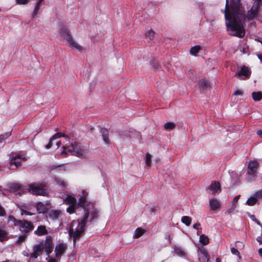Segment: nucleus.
<instances>
[{
    "label": "nucleus",
    "mask_w": 262,
    "mask_h": 262,
    "mask_svg": "<svg viewBox=\"0 0 262 262\" xmlns=\"http://www.w3.org/2000/svg\"><path fill=\"white\" fill-rule=\"evenodd\" d=\"M151 210L152 211H154L155 210V206H153L151 208Z\"/></svg>",
    "instance_id": "0e129e2a"
},
{
    "label": "nucleus",
    "mask_w": 262,
    "mask_h": 262,
    "mask_svg": "<svg viewBox=\"0 0 262 262\" xmlns=\"http://www.w3.org/2000/svg\"><path fill=\"white\" fill-rule=\"evenodd\" d=\"M61 137H67V136H66L64 134H62L61 133H57L56 134H55L54 135H53L52 137V139L55 140V139H56L58 138H60Z\"/></svg>",
    "instance_id": "58836bf2"
},
{
    "label": "nucleus",
    "mask_w": 262,
    "mask_h": 262,
    "mask_svg": "<svg viewBox=\"0 0 262 262\" xmlns=\"http://www.w3.org/2000/svg\"><path fill=\"white\" fill-rule=\"evenodd\" d=\"M61 155L64 157L67 156L68 153L75 155L79 158H83L85 157L86 151L81 147L79 143L74 142L69 146H63Z\"/></svg>",
    "instance_id": "39448f33"
},
{
    "label": "nucleus",
    "mask_w": 262,
    "mask_h": 262,
    "mask_svg": "<svg viewBox=\"0 0 262 262\" xmlns=\"http://www.w3.org/2000/svg\"><path fill=\"white\" fill-rule=\"evenodd\" d=\"M78 208L77 206L75 205H70L69 207L67 209V211L70 214L73 213L75 212V209Z\"/></svg>",
    "instance_id": "c9c22d12"
},
{
    "label": "nucleus",
    "mask_w": 262,
    "mask_h": 262,
    "mask_svg": "<svg viewBox=\"0 0 262 262\" xmlns=\"http://www.w3.org/2000/svg\"><path fill=\"white\" fill-rule=\"evenodd\" d=\"M256 240L259 243V244L262 245V240L260 239L259 237H258Z\"/></svg>",
    "instance_id": "6e6d98bb"
},
{
    "label": "nucleus",
    "mask_w": 262,
    "mask_h": 262,
    "mask_svg": "<svg viewBox=\"0 0 262 262\" xmlns=\"http://www.w3.org/2000/svg\"><path fill=\"white\" fill-rule=\"evenodd\" d=\"M175 252L178 255H179L180 256H183V255H184V253H185L184 252L183 250H181L180 249H175Z\"/></svg>",
    "instance_id": "a18cd8bd"
},
{
    "label": "nucleus",
    "mask_w": 262,
    "mask_h": 262,
    "mask_svg": "<svg viewBox=\"0 0 262 262\" xmlns=\"http://www.w3.org/2000/svg\"><path fill=\"white\" fill-rule=\"evenodd\" d=\"M201 49L200 46H195L192 47L190 50V53L191 54L195 55Z\"/></svg>",
    "instance_id": "c756f323"
},
{
    "label": "nucleus",
    "mask_w": 262,
    "mask_h": 262,
    "mask_svg": "<svg viewBox=\"0 0 262 262\" xmlns=\"http://www.w3.org/2000/svg\"><path fill=\"white\" fill-rule=\"evenodd\" d=\"M200 242L203 245H206L209 243V238L205 234H201L200 235Z\"/></svg>",
    "instance_id": "cd10ccee"
},
{
    "label": "nucleus",
    "mask_w": 262,
    "mask_h": 262,
    "mask_svg": "<svg viewBox=\"0 0 262 262\" xmlns=\"http://www.w3.org/2000/svg\"><path fill=\"white\" fill-rule=\"evenodd\" d=\"M259 167V163L257 161H250L248 165L247 173L249 175L255 176Z\"/></svg>",
    "instance_id": "9b49d317"
},
{
    "label": "nucleus",
    "mask_w": 262,
    "mask_h": 262,
    "mask_svg": "<svg viewBox=\"0 0 262 262\" xmlns=\"http://www.w3.org/2000/svg\"><path fill=\"white\" fill-rule=\"evenodd\" d=\"M257 56H258V58L260 59V60L262 62V54H258Z\"/></svg>",
    "instance_id": "13d9d810"
},
{
    "label": "nucleus",
    "mask_w": 262,
    "mask_h": 262,
    "mask_svg": "<svg viewBox=\"0 0 262 262\" xmlns=\"http://www.w3.org/2000/svg\"><path fill=\"white\" fill-rule=\"evenodd\" d=\"M151 64L152 65V67L155 69H158L160 67L159 63L156 60L152 61Z\"/></svg>",
    "instance_id": "a19ab883"
},
{
    "label": "nucleus",
    "mask_w": 262,
    "mask_h": 262,
    "mask_svg": "<svg viewBox=\"0 0 262 262\" xmlns=\"http://www.w3.org/2000/svg\"><path fill=\"white\" fill-rule=\"evenodd\" d=\"M53 140H52V137H51V138H50V141H49V143L46 145V148L47 149H49V148H50L52 147V141H53Z\"/></svg>",
    "instance_id": "de8ad7c7"
},
{
    "label": "nucleus",
    "mask_w": 262,
    "mask_h": 262,
    "mask_svg": "<svg viewBox=\"0 0 262 262\" xmlns=\"http://www.w3.org/2000/svg\"><path fill=\"white\" fill-rule=\"evenodd\" d=\"M24 214H25V215H31L33 214V213L30 212H28L26 210H23L22 211H21V215H24Z\"/></svg>",
    "instance_id": "3c124183"
},
{
    "label": "nucleus",
    "mask_w": 262,
    "mask_h": 262,
    "mask_svg": "<svg viewBox=\"0 0 262 262\" xmlns=\"http://www.w3.org/2000/svg\"><path fill=\"white\" fill-rule=\"evenodd\" d=\"M253 196L257 201L258 199L262 198V190L256 192Z\"/></svg>",
    "instance_id": "e433bc0d"
},
{
    "label": "nucleus",
    "mask_w": 262,
    "mask_h": 262,
    "mask_svg": "<svg viewBox=\"0 0 262 262\" xmlns=\"http://www.w3.org/2000/svg\"><path fill=\"white\" fill-rule=\"evenodd\" d=\"M198 257L199 262H208L209 255L206 249L201 246L198 250Z\"/></svg>",
    "instance_id": "9d476101"
},
{
    "label": "nucleus",
    "mask_w": 262,
    "mask_h": 262,
    "mask_svg": "<svg viewBox=\"0 0 262 262\" xmlns=\"http://www.w3.org/2000/svg\"><path fill=\"white\" fill-rule=\"evenodd\" d=\"M227 27L235 33L232 35L243 37L245 33L243 23L246 18L241 0H226L224 11Z\"/></svg>",
    "instance_id": "f257e3e1"
},
{
    "label": "nucleus",
    "mask_w": 262,
    "mask_h": 262,
    "mask_svg": "<svg viewBox=\"0 0 262 262\" xmlns=\"http://www.w3.org/2000/svg\"><path fill=\"white\" fill-rule=\"evenodd\" d=\"M34 233L38 236H41L47 234L48 231L45 226L40 225L38 227L37 230L34 232Z\"/></svg>",
    "instance_id": "6ab92c4d"
},
{
    "label": "nucleus",
    "mask_w": 262,
    "mask_h": 262,
    "mask_svg": "<svg viewBox=\"0 0 262 262\" xmlns=\"http://www.w3.org/2000/svg\"><path fill=\"white\" fill-rule=\"evenodd\" d=\"M30 0H16L17 5H26L28 3Z\"/></svg>",
    "instance_id": "79ce46f5"
},
{
    "label": "nucleus",
    "mask_w": 262,
    "mask_h": 262,
    "mask_svg": "<svg viewBox=\"0 0 262 262\" xmlns=\"http://www.w3.org/2000/svg\"><path fill=\"white\" fill-rule=\"evenodd\" d=\"M197 234L198 235H199L200 234V233L199 232V231L197 232Z\"/></svg>",
    "instance_id": "338daca9"
},
{
    "label": "nucleus",
    "mask_w": 262,
    "mask_h": 262,
    "mask_svg": "<svg viewBox=\"0 0 262 262\" xmlns=\"http://www.w3.org/2000/svg\"><path fill=\"white\" fill-rule=\"evenodd\" d=\"M151 155L150 154H149V153H147L146 154V157H145L146 165L147 166L150 167L151 165Z\"/></svg>",
    "instance_id": "473e14b6"
},
{
    "label": "nucleus",
    "mask_w": 262,
    "mask_h": 262,
    "mask_svg": "<svg viewBox=\"0 0 262 262\" xmlns=\"http://www.w3.org/2000/svg\"><path fill=\"white\" fill-rule=\"evenodd\" d=\"M42 2H40L39 0L38 1V2L36 3L35 6H37L38 7H39L40 3Z\"/></svg>",
    "instance_id": "bf43d9fd"
},
{
    "label": "nucleus",
    "mask_w": 262,
    "mask_h": 262,
    "mask_svg": "<svg viewBox=\"0 0 262 262\" xmlns=\"http://www.w3.org/2000/svg\"><path fill=\"white\" fill-rule=\"evenodd\" d=\"M9 238L8 232L0 228V242L6 241L8 240Z\"/></svg>",
    "instance_id": "4be33fe9"
},
{
    "label": "nucleus",
    "mask_w": 262,
    "mask_h": 262,
    "mask_svg": "<svg viewBox=\"0 0 262 262\" xmlns=\"http://www.w3.org/2000/svg\"><path fill=\"white\" fill-rule=\"evenodd\" d=\"M256 202L257 201L252 195L247 200L246 204L249 206H253L256 203Z\"/></svg>",
    "instance_id": "7c9ffc66"
},
{
    "label": "nucleus",
    "mask_w": 262,
    "mask_h": 262,
    "mask_svg": "<svg viewBox=\"0 0 262 262\" xmlns=\"http://www.w3.org/2000/svg\"><path fill=\"white\" fill-rule=\"evenodd\" d=\"M48 262H57V260L53 258H50Z\"/></svg>",
    "instance_id": "5fc2aeb1"
},
{
    "label": "nucleus",
    "mask_w": 262,
    "mask_h": 262,
    "mask_svg": "<svg viewBox=\"0 0 262 262\" xmlns=\"http://www.w3.org/2000/svg\"><path fill=\"white\" fill-rule=\"evenodd\" d=\"M198 84L200 88L202 89L203 91L209 86L208 82L205 79L200 80Z\"/></svg>",
    "instance_id": "5701e85b"
},
{
    "label": "nucleus",
    "mask_w": 262,
    "mask_h": 262,
    "mask_svg": "<svg viewBox=\"0 0 262 262\" xmlns=\"http://www.w3.org/2000/svg\"><path fill=\"white\" fill-rule=\"evenodd\" d=\"M64 201L67 204L70 205L77 206L76 199L75 197L72 196L70 195H68L64 200Z\"/></svg>",
    "instance_id": "412c9836"
},
{
    "label": "nucleus",
    "mask_w": 262,
    "mask_h": 262,
    "mask_svg": "<svg viewBox=\"0 0 262 262\" xmlns=\"http://www.w3.org/2000/svg\"><path fill=\"white\" fill-rule=\"evenodd\" d=\"M234 95L235 96L242 95L243 92L241 90H237L234 92Z\"/></svg>",
    "instance_id": "8fccbe9b"
},
{
    "label": "nucleus",
    "mask_w": 262,
    "mask_h": 262,
    "mask_svg": "<svg viewBox=\"0 0 262 262\" xmlns=\"http://www.w3.org/2000/svg\"><path fill=\"white\" fill-rule=\"evenodd\" d=\"M10 166L14 165L15 166V167L17 168L21 166V163L20 162L16 161L15 160H11L10 161Z\"/></svg>",
    "instance_id": "4c0bfd02"
},
{
    "label": "nucleus",
    "mask_w": 262,
    "mask_h": 262,
    "mask_svg": "<svg viewBox=\"0 0 262 262\" xmlns=\"http://www.w3.org/2000/svg\"><path fill=\"white\" fill-rule=\"evenodd\" d=\"M67 248V246L66 244L63 243L57 245L55 250L56 257L58 259H60L61 255L63 254Z\"/></svg>",
    "instance_id": "4468645a"
},
{
    "label": "nucleus",
    "mask_w": 262,
    "mask_h": 262,
    "mask_svg": "<svg viewBox=\"0 0 262 262\" xmlns=\"http://www.w3.org/2000/svg\"><path fill=\"white\" fill-rule=\"evenodd\" d=\"M253 4L251 8L247 12V17L249 19H257L262 23V12L259 11V7L262 6L261 0H253Z\"/></svg>",
    "instance_id": "423d86ee"
},
{
    "label": "nucleus",
    "mask_w": 262,
    "mask_h": 262,
    "mask_svg": "<svg viewBox=\"0 0 262 262\" xmlns=\"http://www.w3.org/2000/svg\"><path fill=\"white\" fill-rule=\"evenodd\" d=\"M8 221L12 222L14 226L17 227L23 234L29 233L34 228L31 222L26 220H17L12 215H10L8 217Z\"/></svg>",
    "instance_id": "20e7f679"
},
{
    "label": "nucleus",
    "mask_w": 262,
    "mask_h": 262,
    "mask_svg": "<svg viewBox=\"0 0 262 262\" xmlns=\"http://www.w3.org/2000/svg\"><path fill=\"white\" fill-rule=\"evenodd\" d=\"M221 259L220 258H216V262H221Z\"/></svg>",
    "instance_id": "052dcab7"
},
{
    "label": "nucleus",
    "mask_w": 262,
    "mask_h": 262,
    "mask_svg": "<svg viewBox=\"0 0 262 262\" xmlns=\"http://www.w3.org/2000/svg\"><path fill=\"white\" fill-rule=\"evenodd\" d=\"M30 254H28V253H27L26 254H24L25 255L27 256H29L30 257V259H31V258H30Z\"/></svg>",
    "instance_id": "e2e57ef3"
},
{
    "label": "nucleus",
    "mask_w": 262,
    "mask_h": 262,
    "mask_svg": "<svg viewBox=\"0 0 262 262\" xmlns=\"http://www.w3.org/2000/svg\"><path fill=\"white\" fill-rule=\"evenodd\" d=\"M86 195L87 194L84 191H82L81 194L78 195V202L77 203L78 207H83L85 206L86 203Z\"/></svg>",
    "instance_id": "2eb2a0df"
},
{
    "label": "nucleus",
    "mask_w": 262,
    "mask_h": 262,
    "mask_svg": "<svg viewBox=\"0 0 262 262\" xmlns=\"http://www.w3.org/2000/svg\"><path fill=\"white\" fill-rule=\"evenodd\" d=\"M17 159H22L23 161H26L27 159L25 157H23L20 155H15L14 156H12L11 160H16Z\"/></svg>",
    "instance_id": "ea45409f"
},
{
    "label": "nucleus",
    "mask_w": 262,
    "mask_h": 262,
    "mask_svg": "<svg viewBox=\"0 0 262 262\" xmlns=\"http://www.w3.org/2000/svg\"><path fill=\"white\" fill-rule=\"evenodd\" d=\"M60 144H61L60 142H57L56 144H57L58 147H59L60 146Z\"/></svg>",
    "instance_id": "680f3d73"
},
{
    "label": "nucleus",
    "mask_w": 262,
    "mask_h": 262,
    "mask_svg": "<svg viewBox=\"0 0 262 262\" xmlns=\"http://www.w3.org/2000/svg\"><path fill=\"white\" fill-rule=\"evenodd\" d=\"M209 203L211 209L212 210H216L220 207V204L219 201L216 199H210Z\"/></svg>",
    "instance_id": "a211bd4d"
},
{
    "label": "nucleus",
    "mask_w": 262,
    "mask_h": 262,
    "mask_svg": "<svg viewBox=\"0 0 262 262\" xmlns=\"http://www.w3.org/2000/svg\"><path fill=\"white\" fill-rule=\"evenodd\" d=\"M61 212L58 210H51L49 212V216L52 220H56L58 219Z\"/></svg>",
    "instance_id": "aec40b11"
},
{
    "label": "nucleus",
    "mask_w": 262,
    "mask_h": 262,
    "mask_svg": "<svg viewBox=\"0 0 262 262\" xmlns=\"http://www.w3.org/2000/svg\"><path fill=\"white\" fill-rule=\"evenodd\" d=\"M100 133L103 137V140L105 143L109 144L110 143V139L108 135V130L107 129L104 127H102L100 129Z\"/></svg>",
    "instance_id": "f3484780"
},
{
    "label": "nucleus",
    "mask_w": 262,
    "mask_h": 262,
    "mask_svg": "<svg viewBox=\"0 0 262 262\" xmlns=\"http://www.w3.org/2000/svg\"><path fill=\"white\" fill-rule=\"evenodd\" d=\"M39 10V7H38L37 6H35L34 10L33 11V12L32 13V17L33 18H34L36 16Z\"/></svg>",
    "instance_id": "c03bdc74"
},
{
    "label": "nucleus",
    "mask_w": 262,
    "mask_h": 262,
    "mask_svg": "<svg viewBox=\"0 0 262 262\" xmlns=\"http://www.w3.org/2000/svg\"><path fill=\"white\" fill-rule=\"evenodd\" d=\"M28 186L29 192L34 195L46 196L48 194L47 190L45 188V185L43 183H32Z\"/></svg>",
    "instance_id": "6e6552de"
},
{
    "label": "nucleus",
    "mask_w": 262,
    "mask_h": 262,
    "mask_svg": "<svg viewBox=\"0 0 262 262\" xmlns=\"http://www.w3.org/2000/svg\"><path fill=\"white\" fill-rule=\"evenodd\" d=\"M240 195H237L235 196L232 201V205L234 206L236 205V204L238 202L239 199Z\"/></svg>",
    "instance_id": "49530a36"
},
{
    "label": "nucleus",
    "mask_w": 262,
    "mask_h": 262,
    "mask_svg": "<svg viewBox=\"0 0 262 262\" xmlns=\"http://www.w3.org/2000/svg\"><path fill=\"white\" fill-rule=\"evenodd\" d=\"M89 216V211L85 209L82 217L77 220L78 224L75 228H74V226L76 224V222L73 221L71 223V227L69 230V235L70 237L73 238L74 244L77 240L80 239L84 232L86 229V224L88 221Z\"/></svg>",
    "instance_id": "f03ea898"
},
{
    "label": "nucleus",
    "mask_w": 262,
    "mask_h": 262,
    "mask_svg": "<svg viewBox=\"0 0 262 262\" xmlns=\"http://www.w3.org/2000/svg\"><path fill=\"white\" fill-rule=\"evenodd\" d=\"M207 189L210 190L213 195H215L221 191L220 183L216 181H212Z\"/></svg>",
    "instance_id": "ddd939ff"
},
{
    "label": "nucleus",
    "mask_w": 262,
    "mask_h": 262,
    "mask_svg": "<svg viewBox=\"0 0 262 262\" xmlns=\"http://www.w3.org/2000/svg\"><path fill=\"white\" fill-rule=\"evenodd\" d=\"M35 207L38 213H45L47 212L48 208L46 205L42 202H38L36 204Z\"/></svg>",
    "instance_id": "dca6fc26"
},
{
    "label": "nucleus",
    "mask_w": 262,
    "mask_h": 262,
    "mask_svg": "<svg viewBox=\"0 0 262 262\" xmlns=\"http://www.w3.org/2000/svg\"><path fill=\"white\" fill-rule=\"evenodd\" d=\"M167 238L169 240L170 239V235H168V236L167 237Z\"/></svg>",
    "instance_id": "69168bd1"
},
{
    "label": "nucleus",
    "mask_w": 262,
    "mask_h": 262,
    "mask_svg": "<svg viewBox=\"0 0 262 262\" xmlns=\"http://www.w3.org/2000/svg\"><path fill=\"white\" fill-rule=\"evenodd\" d=\"M201 226L200 223H196L193 225V227L194 229H199V227Z\"/></svg>",
    "instance_id": "603ef678"
},
{
    "label": "nucleus",
    "mask_w": 262,
    "mask_h": 262,
    "mask_svg": "<svg viewBox=\"0 0 262 262\" xmlns=\"http://www.w3.org/2000/svg\"><path fill=\"white\" fill-rule=\"evenodd\" d=\"M99 216V211L97 209H94L91 213L90 221H94Z\"/></svg>",
    "instance_id": "393cba45"
},
{
    "label": "nucleus",
    "mask_w": 262,
    "mask_h": 262,
    "mask_svg": "<svg viewBox=\"0 0 262 262\" xmlns=\"http://www.w3.org/2000/svg\"><path fill=\"white\" fill-rule=\"evenodd\" d=\"M27 237V235L26 234H23L18 236V239L17 240V244H21L23 242H25Z\"/></svg>",
    "instance_id": "2f4dec72"
},
{
    "label": "nucleus",
    "mask_w": 262,
    "mask_h": 262,
    "mask_svg": "<svg viewBox=\"0 0 262 262\" xmlns=\"http://www.w3.org/2000/svg\"><path fill=\"white\" fill-rule=\"evenodd\" d=\"M258 253H259V255L262 257V248H260L258 250Z\"/></svg>",
    "instance_id": "4d7b16f0"
},
{
    "label": "nucleus",
    "mask_w": 262,
    "mask_h": 262,
    "mask_svg": "<svg viewBox=\"0 0 262 262\" xmlns=\"http://www.w3.org/2000/svg\"><path fill=\"white\" fill-rule=\"evenodd\" d=\"M59 33L61 36L63 37L67 40L71 47L74 48L79 51H82V47L73 40L70 33V30H69L64 25H62V27L59 31Z\"/></svg>",
    "instance_id": "0eeeda50"
},
{
    "label": "nucleus",
    "mask_w": 262,
    "mask_h": 262,
    "mask_svg": "<svg viewBox=\"0 0 262 262\" xmlns=\"http://www.w3.org/2000/svg\"><path fill=\"white\" fill-rule=\"evenodd\" d=\"M257 134L259 135V137L262 138V130H257Z\"/></svg>",
    "instance_id": "864d4df0"
},
{
    "label": "nucleus",
    "mask_w": 262,
    "mask_h": 262,
    "mask_svg": "<svg viewBox=\"0 0 262 262\" xmlns=\"http://www.w3.org/2000/svg\"><path fill=\"white\" fill-rule=\"evenodd\" d=\"M176 126V125L174 122H168L164 124V128L166 130H172V129H174Z\"/></svg>",
    "instance_id": "bb28decb"
},
{
    "label": "nucleus",
    "mask_w": 262,
    "mask_h": 262,
    "mask_svg": "<svg viewBox=\"0 0 262 262\" xmlns=\"http://www.w3.org/2000/svg\"><path fill=\"white\" fill-rule=\"evenodd\" d=\"M236 208V205H234V206H232V207H231L230 208H229V209H228L226 212V213H230L232 212H233L235 209Z\"/></svg>",
    "instance_id": "09e8293b"
},
{
    "label": "nucleus",
    "mask_w": 262,
    "mask_h": 262,
    "mask_svg": "<svg viewBox=\"0 0 262 262\" xmlns=\"http://www.w3.org/2000/svg\"><path fill=\"white\" fill-rule=\"evenodd\" d=\"M251 74L250 69L244 65L241 69L235 73V76L240 77L241 79L246 80L250 78Z\"/></svg>",
    "instance_id": "1a4fd4ad"
},
{
    "label": "nucleus",
    "mask_w": 262,
    "mask_h": 262,
    "mask_svg": "<svg viewBox=\"0 0 262 262\" xmlns=\"http://www.w3.org/2000/svg\"><path fill=\"white\" fill-rule=\"evenodd\" d=\"M53 243L51 236H47L43 244H38L34 246L33 251L31 253V258H37L38 256L42 255L45 249L47 255L52 252L53 250Z\"/></svg>",
    "instance_id": "7ed1b4c3"
},
{
    "label": "nucleus",
    "mask_w": 262,
    "mask_h": 262,
    "mask_svg": "<svg viewBox=\"0 0 262 262\" xmlns=\"http://www.w3.org/2000/svg\"><path fill=\"white\" fill-rule=\"evenodd\" d=\"M231 253L235 255H237L239 257H240V256H239V254H240L239 252L236 248H235L234 247L232 248L231 249Z\"/></svg>",
    "instance_id": "37998d69"
},
{
    "label": "nucleus",
    "mask_w": 262,
    "mask_h": 262,
    "mask_svg": "<svg viewBox=\"0 0 262 262\" xmlns=\"http://www.w3.org/2000/svg\"><path fill=\"white\" fill-rule=\"evenodd\" d=\"M145 36L147 38L150 40H152L155 36V32L152 30H148L145 34Z\"/></svg>",
    "instance_id": "72a5a7b5"
},
{
    "label": "nucleus",
    "mask_w": 262,
    "mask_h": 262,
    "mask_svg": "<svg viewBox=\"0 0 262 262\" xmlns=\"http://www.w3.org/2000/svg\"><path fill=\"white\" fill-rule=\"evenodd\" d=\"M11 136V132H7L0 135V143Z\"/></svg>",
    "instance_id": "f704fd0d"
},
{
    "label": "nucleus",
    "mask_w": 262,
    "mask_h": 262,
    "mask_svg": "<svg viewBox=\"0 0 262 262\" xmlns=\"http://www.w3.org/2000/svg\"><path fill=\"white\" fill-rule=\"evenodd\" d=\"M24 187L20 184L12 183L9 186L10 191L15 194L20 195L24 191Z\"/></svg>",
    "instance_id": "f8f14e48"
},
{
    "label": "nucleus",
    "mask_w": 262,
    "mask_h": 262,
    "mask_svg": "<svg viewBox=\"0 0 262 262\" xmlns=\"http://www.w3.org/2000/svg\"><path fill=\"white\" fill-rule=\"evenodd\" d=\"M43 0H39L40 2H42Z\"/></svg>",
    "instance_id": "774afa93"
},
{
    "label": "nucleus",
    "mask_w": 262,
    "mask_h": 262,
    "mask_svg": "<svg viewBox=\"0 0 262 262\" xmlns=\"http://www.w3.org/2000/svg\"><path fill=\"white\" fill-rule=\"evenodd\" d=\"M252 96L254 101H260L262 99V93L261 92H253L252 93Z\"/></svg>",
    "instance_id": "b1692460"
},
{
    "label": "nucleus",
    "mask_w": 262,
    "mask_h": 262,
    "mask_svg": "<svg viewBox=\"0 0 262 262\" xmlns=\"http://www.w3.org/2000/svg\"><path fill=\"white\" fill-rule=\"evenodd\" d=\"M191 218L188 216H183L181 219L182 222L187 226H188L191 224Z\"/></svg>",
    "instance_id": "c85d7f7f"
},
{
    "label": "nucleus",
    "mask_w": 262,
    "mask_h": 262,
    "mask_svg": "<svg viewBox=\"0 0 262 262\" xmlns=\"http://www.w3.org/2000/svg\"><path fill=\"white\" fill-rule=\"evenodd\" d=\"M145 232V230L141 228H138L136 229L134 235V238H138L142 235Z\"/></svg>",
    "instance_id": "a878e982"
}]
</instances>
